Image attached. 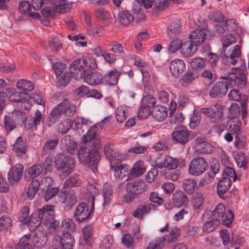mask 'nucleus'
Here are the masks:
<instances>
[{
  "label": "nucleus",
  "instance_id": "dca6fc26",
  "mask_svg": "<svg viewBox=\"0 0 249 249\" xmlns=\"http://www.w3.org/2000/svg\"><path fill=\"white\" fill-rule=\"evenodd\" d=\"M22 112L19 110H15L12 113V116L5 115L3 121L4 128L6 133L8 134L10 132L16 127V123L14 118L15 116H19L21 117Z\"/></svg>",
  "mask_w": 249,
  "mask_h": 249
},
{
  "label": "nucleus",
  "instance_id": "c03bdc74",
  "mask_svg": "<svg viewBox=\"0 0 249 249\" xmlns=\"http://www.w3.org/2000/svg\"><path fill=\"white\" fill-rule=\"evenodd\" d=\"M146 170L143 162L138 161L136 162L133 166L131 171V174L134 177H138L143 174Z\"/></svg>",
  "mask_w": 249,
  "mask_h": 249
},
{
  "label": "nucleus",
  "instance_id": "4be33fe9",
  "mask_svg": "<svg viewBox=\"0 0 249 249\" xmlns=\"http://www.w3.org/2000/svg\"><path fill=\"white\" fill-rule=\"evenodd\" d=\"M87 25V32L91 36H102L105 34V30L102 26L94 27L90 18L86 21Z\"/></svg>",
  "mask_w": 249,
  "mask_h": 249
},
{
  "label": "nucleus",
  "instance_id": "a211bd4d",
  "mask_svg": "<svg viewBox=\"0 0 249 249\" xmlns=\"http://www.w3.org/2000/svg\"><path fill=\"white\" fill-rule=\"evenodd\" d=\"M197 49L198 45L191 40L182 44L180 53L184 56L189 57L194 55Z\"/></svg>",
  "mask_w": 249,
  "mask_h": 249
},
{
  "label": "nucleus",
  "instance_id": "0e129e2a",
  "mask_svg": "<svg viewBox=\"0 0 249 249\" xmlns=\"http://www.w3.org/2000/svg\"><path fill=\"white\" fill-rule=\"evenodd\" d=\"M31 5L28 1H22L18 4V11L21 14H27L31 10Z\"/></svg>",
  "mask_w": 249,
  "mask_h": 249
},
{
  "label": "nucleus",
  "instance_id": "9d476101",
  "mask_svg": "<svg viewBox=\"0 0 249 249\" xmlns=\"http://www.w3.org/2000/svg\"><path fill=\"white\" fill-rule=\"evenodd\" d=\"M224 80L225 81L217 82L213 86L209 93L211 98L221 97L226 94L230 86L228 81L227 79Z\"/></svg>",
  "mask_w": 249,
  "mask_h": 249
},
{
  "label": "nucleus",
  "instance_id": "423d86ee",
  "mask_svg": "<svg viewBox=\"0 0 249 249\" xmlns=\"http://www.w3.org/2000/svg\"><path fill=\"white\" fill-rule=\"evenodd\" d=\"M94 204H91V207L90 209L89 205L86 203H81L76 208L74 216L77 222H81L91 218L93 211Z\"/></svg>",
  "mask_w": 249,
  "mask_h": 249
},
{
  "label": "nucleus",
  "instance_id": "aec40b11",
  "mask_svg": "<svg viewBox=\"0 0 249 249\" xmlns=\"http://www.w3.org/2000/svg\"><path fill=\"white\" fill-rule=\"evenodd\" d=\"M173 201L176 207L187 205L189 202L187 196L182 191H176L173 195Z\"/></svg>",
  "mask_w": 249,
  "mask_h": 249
},
{
  "label": "nucleus",
  "instance_id": "f704fd0d",
  "mask_svg": "<svg viewBox=\"0 0 249 249\" xmlns=\"http://www.w3.org/2000/svg\"><path fill=\"white\" fill-rule=\"evenodd\" d=\"M27 146L21 137L17 138L13 146V150L18 154L22 155L25 153Z\"/></svg>",
  "mask_w": 249,
  "mask_h": 249
},
{
  "label": "nucleus",
  "instance_id": "774afa93",
  "mask_svg": "<svg viewBox=\"0 0 249 249\" xmlns=\"http://www.w3.org/2000/svg\"><path fill=\"white\" fill-rule=\"evenodd\" d=\"M58 188L57 187H52L50 188H47L44 194V198L45 200H50L51 198L58 194Z\"/></svg>",
  "mask_w": 249,
  "mask_h": 249
},
{
  "label": "nucleus",
  "instance_id": "7c9ffc66",
  "mask_svg": "<svg viewBox=\"0 0 249 249\" xmlns=\"http://www.w3.org/2000/svg\"><path fill=\"white\" fill-rule=\"evenodd\" d=\"M121 74V72L117 70L109 71L104 75L103 79L107 83L110 85H114L117 83L118 79Z\"/></svg>",
  "mask_w": 249,
  "mask_h": 249
},
{
  "label": "nucleus",
  "instance_id": "5701e85b",
  "mask_svg": "<svg viewBox=\"0 0 249 249\" xmlns=\"http://www.w3.org/2000/svg\"><path fill=\"white\" fill-rule=\"evenodd\" d=\"M167 108L163 106L154 107L152 112L153 118L158 122H162L167 116Z\"/></svg>",
  "mask_w": 249,
  "mask_h": 249
},
{
  "label": "nucleus",
  "instance_id": "cd10ccee",
  "mask_svg": "<svg viewBox=\"0 0 249 249\" xmlns=\"http://www.w3.org/2000/svg\"><path fill=\"white\" fill-rule=\"evenodd\" d=\"M178 164V160L171 156H166L161 164H158V167L162 168L165 167L169 170L176 169Z\"/></svg>",
  "mask_w": 249,
  "mask_h": 249
},
{
  "label": "nucleus",
  "instance_id": "6ab92c4d",
  "mask_svg": "<svg viewBox=\"0 0 249 249\" xmlns=\"http://www.w3.org/2000/svg\"><path fill=\"white\" fill-rule=\"evenodd\" d=\"M81 79L89 85L93 86L100 84L103 80V77L99 72L89 73L86 71Z\"/></svg>",
  "mask_w": 249,
  "mask_h": 249
},
{
  "label": "nucleus",
  "instance_id": "338daca9",
  "mask_svg": "<svg viewBox=\"0 0 249 249\" xmlns=\"http://www.w3.org/2000/svg\"><path fill=\"white\" fill-rule=\"evenodd\" d=\"M151 112L150 108L142 104L141 107L138 111V116L142 119L148 117Z\"/></svg>",
  "mask_w": 249,
  "mask_h": 249
},
{
  "label": "nucleus",
  "instance_id": "13d9d810",
  "mask_svg": "<svg viewBox=\"0 0 249 249\" xmlns=\"http://www.w3.org/2000/svg\"><path fill=\"white\" fill-rule=\"evenodd\" d=\"M235 159L237 165L240 167H243L244 169H246V165L248 162V159L246 155L242 152L237 153L235 157Z\"/></svg>",
  "mask_w": 249,
  "mask_h": 249
},
{
  "label": "nucleus",
  "instance_id": "864d4df0",
  "mask_svg": "<svg viewBox=\"0 0 249 249\" xmlns=\"http://www.w3.org/2000/svg\"><path fill=\"white\" fill-rule=\"evenodd\" d=\"M182 45V41L181 39L177 38L173 40L169 45L168 48V53L170 54H173L178 50H181Z\"/></svg>",
  "mask_w": 249,
  "mask_h": 249
},
{
  "label": "nucleus",
  "instance_id": "20e7f679",
  "mask_svg": "<svg viewBox=\"0 0 249 249\" xmlns=\"http://www.w3.org/2000/svg\"><path fill=\"white\" fill-rule=\"evenodd\" d=\"M210 216L219 222L222 220V223L226 226H229L234 219V214L232 211L228 209L226 210L224 205L221 203L218 204L214 210L204 213V217L208 218Z\"/></svg>",
  "mask_w": 249,
  "mask_h": 249
},
{
  "label": "nucleus",
  "instance_id": "6e6d98bb",
  "mask_svg": "<svg viewBox=\"0 0 249 249\" xmlns=\"http://www.w3.org/2000/svg\"><path fill=\"white\" fill-rule=\"evenodd\" d=\"M180 22L179 19H175L173 20L168 26V30L170 33L168 32L170 35L173 34H178L180 31Z\"/></svg>",
  "mask_w": 249,
  "mask_h": 249
},
{
  "label": "nucleus",
  "instance_id": "de8ad7c7",
  "mask_svg": "<svg viewBox=\"0 0 249 249\" xmlns=\"http://www.w3.org/2000/svg\"><path fill=\"white\" fill-rule=\"evenodd\" d=\"M92 228L90 225H88L83 228L82 232L84 239L88 246H90L92 243Z\"/></svg>",
  "mask_w": 249,
  "mask_h": 249
},
{
  "label": "nucleus",
  "instance_id": "09e8293b",
  "mask_svg": "<svg viewBox=\"0 0 249 249\" xmlns=\"http://www.w3.org/2000/svg\"><path fill=\"white\" fill-rule=\"evenodd\" d=\"M40 183L37 180L32 181L29 184L27 191L28 196L30 198H33L37 193Z\"/></svg>",
  "mask_w": 249,
  "mask_h": 249
},
{
  "label": "nucleus",
  "instance_id": "0eeeda50",
  "mask_svg": "<svg viewBox=\"0 0 249 249\" xmlns=\"http://www.w3.org/2000/svg\"><path fill=\"white\" fill-rule=\"evenodd\" d=\"M85 58L81 57L72 61L70 65L71 73L75 79L79 80L85 74Z\"/></svg>",
  "mask_w": 249,
  "mask_h": 249
},
{
  "label": "nucleus",
  "instance_id": "a18cd8bd",
  "mask_svg": "<svg viewBox=\"0 0 249 249\" xmlns=\"http://www.w3.org/2000/svg\"><path fill=\"white\" fill-rule=\"evenodd\" d=\"M9 95V101L11 102H22V95H23L20 92L17 91L16 89L10 88L7 90Z\"/></svg>",
  "mask_w": 249,
  "mask_h": 249
},
{
  "label": "nucleus",
  "instance_id": "603ef678",
  "mask_svg": "<svg viewBox=\"0 0 249 249\" xmlns=\"http://www.w3.org/2000/svg\"><path fill=\"white\" fill-rule=\"evenodd\" d=\"M58 143V140L57 138L54 139H49L47 140L44 144L42 148V155L47 154L49 150L53 149Z\"/></svg>",
  "mask_w": 249,
  "mask_h": 249
},
{
  "label": "nucleus",
  "instance_id": "5fc2aeb1",
  "mask_svg": "<svg viewBox=\"0 0 249 249\" xmlns=\"http://www.w3.org/2000/svg\"><path fill=\"white\" fill-rule=\"evenodd\" d=\"M241 124L242 123L240 120L237 119H234L230 122L229 127V131L232 134H236V135H238L240 132Z\"/></svg>",
  "mask_w": 249,
  "mask_h": 249
},
{
  "label": "nucleus",
  "instance_id": "72a5a7b5",
  "mask_svg": "<svg viewBox=\"0 0 249 249\" xmlns=\"http://www.w3.org/2000/svg\"><path fill=\"white\" fill-rule=\"evenodd\" d=\"M119 22L124 26H127L134 21L133 16L127 11H123L118 15Z\"/></svg>",
  "mask_w": 249,
  "mask_h": 249
},
{
  "label": "nucleus",
  "instance_id": "4d7b16f0",
  "mask_svg": "<svg viewBox=\"0 0 249 249\" xmlns=\"http://www.w3.org/2000/svg\"><path fill=\"white\" fill-rule=\"evenodd\" d=\"M190 64L193 69L201 70L205 66V61L202 58L196 57L190 62Z\"/></svg>",
  "mask_w": 249,
  "mask_h": 249
},
{
  "label": "nucleus",
  "instance_id": "e433bc0d",
  "mask_svg": "<svg viewBox=\"0 0 249 249\" xmlns=\"http://www.w3.org/2000/svg\"><path fill=\"white\" fill-rule=\"evenodd\" d=\"M154 205L151 203L142 205L134 212L132 214L135 217L141 218L143 215L150 213L154 209Z\"/></svg>",
  "mask_w": 249,
  "mask_h": 249
},
{
  "label": "nucleus",
  "instance_id": "ea45409f",
  "mask_svg": "<svg viewBox=\"0 0 249 249\" xmlns=\"http://www.w3.org/2000/svg\"><path fill=\"white\" fill-rule=\"evenodd\" d=\"M71 4L65 0H57L55 2V10L60 14L68 12L70 9Z\"/></svg>",
  "mask_w": 249,
  "mask_h": 249
},
{
  "label": "nucleus",
  "instance_id": "ddd939ff",
  "mask_svg": "<svg viewBox=\"0 0 249 249\" xmlns=\"http://www.w3.org/2000/svg\"><path fill=\"white\" fill-rule=\"evenodd\" d=\"M246 76L244 72H232L228 75L222 77L223 79L228 81L231 87L237 85L239 88H242L246 85Z\"/></svg>",
  "mask_w": 249,
  "mask_h": 249
},
{
  "label": "nucleus",
  "instance_id": "6e6552de",
  "mask_svg": "<svg viewBox=\"0 0 249 249\" xmlns=\"http://www.w3.org/2000/svg\"><path fill=\"white\" fill-rule=\"evenodd\" d=\"M208 166V165L204 158L197 157L191 161L188 171L189 173L192 175L199 176L206 171Z\"/></svg>",
  "mask_w": 249,
  "mask_h": 249
},
{
  "label": "nucleus",
  "instance_id": "bb28decb",
  "mask_svg": "<svg viewBox=\"0 0 249 249\" xmlns=\"http://www.w3.org/2000/svg\"><path fill=\"white\" fill-rule=\"evenodd\" d=\"M104 151L106 157L108 159L110 162L112 160H120L119 154L116 151L112 144L109 143L106 144L104 146Z\"/></svg>",
  "mask_w": 249,
  "mask_h": 249
},
{
  "label": "nucleus",
  "instance_id": "f8f14e48",
  "mask_svg": "<svg viewBox=\"0 0 249 249\" xmlns=\"http://www.w3.org/2000/svg\"><path fill=\"white\" fill-rule=\"evenodd\" d=\"M146 189V183L141 179H137L128 182L126 185V191L132 195L143 193Z\"/></svg>",
  "mask_w": 249,
  "mask_h": 249
},
{
  "label": "nucleus",
  "instance_id": "9b49d317",
  "mask_svg": "<svg viewBox=\"0 0 249 249\" xmlns=\"http://www.w3.org/2000/svg\"><path fill=\"white\" fill-rule=\"evenodd\" d=\"M172 138L173 142H175L184 144L189 141V132L184 126H179L176 127L173 131Z\"/></svg>",
  "mask_w": 249,
  "mask_h": 249
},
{
  "label": "nucleus",
  "instance_id": "f257e3e1",
  "mask_svg": "<svg viewBox=\"0 0 249 249\" xmlns=\"http://www.w3.org/2000/svg\"><path fill=\"white\" fill-rule=\"evenodd\" d=\"M67 94L61 92L55 94L56 99L60 103L54 107L49 114L47 122L48 126L56 123L62 116L66 118L72 117L76 112V106L66 97Z\"/></svg>",
  "mask_w": 249,
  "mask_h": 249
},
{
  "label": "nucleus",
  "instance_id": "69168bd1",
  "mask_svg": "<svg viewBox=\"0 0 249 249\" xmlns=\"http://www.w3.org/2000/svg\"><path fill=\"white\" fill-rule=\"evenodd\" d=\"M61 226L64 229H68L70 231L75 230V224L73 220L70 218H66L61 222Z\"/></svg>",
  "mask_w": 249,
  "mask_h": 249
},
{
  "label": "nucleus",
  "instance_id": "2f4dec72",
  "mask_svg": "<svg viewBox=\"0 0 249 249\" xmlns=\"http://www.w3.org/2000/svg\"><path fill=\"white\" fill-rule=\"evenodd\" d=\"M74 242L73 237L68 232L64 233L60 238L63 249H72Z\"/></svg>",
  "mask_w": 249,
  "mask_h": 249
},
{
  "label": "nucleus",
  "instance_id": "39448f33",
  "mask_svg": "<svg viewBox=\"0 0 249 249\" xmlns=\"http://www.w3.org/2000/svg\"><path fill=\"white\" fill-rule=\"evenodd\" d=\"M54 163L55 168L66 176L71 174L75 167L74 159L63 153L59 154L54 157Z\"/></svg>",
  "mask_w": 249,
  "mask_h": 249
},
{
  "label": "nucleus",
  "instance_id": "473e14b6",
  "mask_svg": "<svg viewBox=\"0 0 249 249\" xmlns=\"http://www.w3.org/2000/svg\"><path fill=\"white\" fill-rule=\"evenodd\" d=\"M196 149L197 152L201 154H210L213 151V147L211 144L206 142H201V139H196Z\"/></svg>",
  "mask_w": 249,
  "mask_h": 249
},
{
  "label": "nucleus",
  "instance_id": "c85d7f7f",
  "mask_svg": "<svg viewBox=\"0 0 249 249\" xmlns=\"http://www.w3.org/2000/svg\"><path fill=\"white\" fill-rule=\"evenodd\" d=\"M48 237L46 233L38 231L34 234L32 240L36 247L41 248L46 243Z\"/></svg>",
  "mask_w": 249,
  "mask_h": 249
},
{
  "label": "nucleus",
  "instance_id": "a19ab883",
  "mask_svg": "<svg viewBox=\"0 0 249 249\" xmlns=\"http://www.w3.org/2000/svg\"><path fill=\"white\" fill-rule=\"evenodd\" d=\"M196 187V182L194 179L187 178L184 180L183 182V188L188 194H193Z\"/></svg>",
  "mask_w": 249,
  "mask_h": 249
},
{
  "label": "nucleus",
  "instance_id": "393cba45",
  "mask_svg": "<svg viewBox=\"0 0 249 249\" xmlns=\"http://www.w3.org/2000/svg\"><path fill=\"white\" fill-rule=\"evenodd\" d=\"M43 122L42 114L39 110H36L33 118L26 120L25 122V127L27 129L34 127L37 129V126L40 125L41 122Z\"/></svg>",
  "mask_w": 249,
  "mask_h": 249
},
{
  "label": "nucleus",
  "instance_id": "c9c22d12",
  "mask_svg": "<svg viewBox=\"0 0 249 249\" xmlns=\"http://www.w3.org/2000/svg\"><path fill=\"white\" fill-rule=\"evenodd\" d=\"M241 54V51L240 46L237 45L234 46L229 55H227L228 62L235 65L237 62V58H239Z\"/></svg>",
  "mask_w": 249,
  "mask_h": 249
},
{
  "label": "nucleus",
  "instance_id": "bf43d9fd",
  "mask_svg": "<svg viewBox=\"0 0 249 249\" xmlns=\"http://www.w3.org/2000/svg\"><path fill=\"white\" fill-rule=\"evenodd\" d=\"M180 233L179 230L178 228H174L172 229L168 234L165 235V240L168 243H170L176 241L179 236Z\"/></svg>",
  "mask_w": 249,
  "mask_h": 249
},
{
  "label": "nucleus",
  "instance_id": "4c0bfd02",
  "mask_svg": "<svg viewBox=\"0 0 249 249\" xmlns=\"http://www.w3.org/2000/svg\"><path fill=\"white\" fill-rule=\"evenodd\" d=\"M205 36L206 34L203 30H197L191 33L190 38L191 40L199 45L204 41Z\"/></svg>",
  "mask_w": 249,
  "mask_h": 249
},
{
  "label": "nucleus",
  "instance_id": "7ed1b4c3",
  "mask_svg": "<svg viewBox=\"0 0 249 249\" xmlns=\"http://www.w3.org/2000/svg\"><path fill=\"white\" fill-rule=\"evenodd\" d=\"M78 157L80 163L87 165L93 171L97 170L100 158L96 148L90 149L87 147H81L78 150Z\"/></svg>",
  "mask_w": 249,
  "mask_h": 249
},
{
  "label": "nucleus",
  "instance_id": "49530a36",
  "mask_svg": "<svg viewBox=\"0 0 249 249\" xmlns=\"http://www.w3.org/2000/svg\"><path fill=\"white\" fill-rule=\"evenodd\" d=\"M98 131V127L94 125L90 127L87 134L83 137L82 141L84 143L88 142L95 139Z\"/></svg>",
  "mask_w": 249,
  "mask_h": 249
},
{
  "label": "nucleus",
  "instance_id": "f03ea898",
  "mask_svg": "<svg viewBox=\"0 0 249 249\" xmlns=\"http://www.w3.org/2000/svg\"><path fill=\"white\" fill-rule=\"evenodd\" d=\"M54 214L53 207L45 206L33 213L30 218H28L24 224L27 225L31 231L35 230L41 222L49 224V227L55 231L57 226L56 221H53Z\"/></svg>",
  "mask_w": 249,
  "mask_h": 249
},
{
  "label": "nucleus",
  "instance_id": "79ce46f5",
  "mask_svg": "<svg viewBox=\"0 0 249 249\" xmlns=\"http://www.w3.org/2000/svg\"><path fill=\"white\" fill-rule=\"evenodd\" d=\"M18 89L23 91H30L34 88V85L31 82L25 79L18 80L16 84Z\"/></svg>",
  "mask_w": 249,
  "mask_h": 249
},
{
  "label": "nucleus",
  "instance_id": "58836bf2",
  "mask_svg": "<svg viewBox=\"0 0 249 249\" xmlns=\"http://www.w3.org/2000/svg\"><path fill=\"white\" fill-rule=\"evenodd\" d=\"M198 76L197 72L189 71L185 73L180 79V82L183 86H186L188 84L196 79Z\"/></svg>",
  "mask_w": 249,
  "mask_h": 249
},
{
  "label": "nucleus",
  "instance_id": "052dcab7",
  "mask_svg": "<svg viewBox=\"0 0 249 249\" xmlns=\"http://www.w3.org/2000/svg\"><path fill=\"white\" fill-rule=\"evenodd\" d=\"M236 41V37L231 34L227 35L221 39L223 48H226L230 45L234 44Z\"/></svg>",
  "mask_w": 249,
  "mask_h": 249
},
{
  "label": "nucleus",
  "instance_id": "e2e57ef3",
  "mask_svg": "<svg viewBox=\"0 0 249 249\" xmlns=\"http://www.w3.org/2000/svg\"><path fill=\"white\" fill-rule=\"evenodd\" d=\"M71 123V121L70 120L59 123L57 125L58 132L62 134L67 133L70 129Z\"/></svg>",
  "mask_w": 249,
  "mask_h": 249
},
{
  "label": "nucleus",
  "instance_id": "412c9836",
  "mask_svg": "<svg viewBox=\"0 0 249 249\" xmlns=\"http://www.w3.org/2000/svg\"><path fill=\"white\" fill-rule=\"evenodd\" d=\"M96 17L105 25H108L113 21L112 15L103 7H99L97 9Z\"/></svg>",
  "mask_w": 249,
  "mask_h": 249
},
{
  "label": "nucleus",
  "instance_id": "b1692460",
  "mask_svg": "<svg viewBox=\"0 0 249 249\" xmlns=\"http://www.w3.org/2000/svg\"><path fill=\"white\" fill-rule=\"evenodd\" d=\"M43 171V167L40 164H36L34 166L26 169L24 172V177L27 180L34 179L40 175Z\"/></svg>",
  "mask_w": 249,
  "mask_h": 249
},
{
  "label": "nucleus",
  "instance_id": "3c124183",
  "mask_svg": "<svg viewBox=\"0 0 249 249\" xmlns=\"http://www.w3.org/2000/svg\"><path fill=\"white\" fill-rule=\"evenodd\" d=\"M103 194L104 198V204L108 205L110 203L112 198V191L110 185L107 183L103 186Z\"/></svg>",
  "mask_w": 249,
  "mask_h": 249
},
{
  "label": "nucleus",
  "instance_id": "1a4fd4ad",
  "mask_svg": "<svg viewBox=\"0 0 249 249\" xmlns=\"http://www.w3.org/2000/svg\"><path fill=\"white\" fill-rule=\"evenodd\" d=\"M201 110L205 116L209 118L212 123L220 121L223 116L222 108L218 105L212 107L202 108Z\"/></svg>",
  "mask_w": 249,
  "mask_h": 249
},
{
  "label": "nucleus",
  "instance_id": "2eb2a0df",
  "mask_svg": "<svg viewBox=\"0 0 249 249\" xmlns=\"http://www.w3.org/2000/svg\"><path fill=\"white\" fill-rule=\"evenodd\" d=\"M23 166L17 164L10 170L7 178L9 183L12 185L20 180L23 174Z\"/></svg>",
  "mask_w": 249,
  "mask_h": 249
},
{
  "label": "nucleus",
  "instance_id": "680f3d73",
  "mask_svg": "<svg viewBox=\"0 0 249 249\" xmlns=\"http://www.w3.org/2000/svg\"><path fill=\"white\" fill-rule=\"evenodd\" d=\"M49 45L53 52H57L62 47L60 41L56 37H51L49 39Z\"/></svg>",
  "mask_w": 249,
  "mask_h": 249
},
{
  "label": "nucleus",
  "instance_id": "c756f323",
  "mask_svg": "<svg viewBox=\"0 0 249 249\" xmlns=\"http://www.w3.org/2000/svg\"><path fill=\"white\" fill-rule=\"evenodd\" d=\"M202 218L205 222L203 226V231H212L215 230L220 224L218 220L214 219L211 216L207 218H205L204 214L202 216Z\"/></svg>",
  "mask_w": 249,
  "mask_h": 249
},
{
  "label": "nucleus",
  "instance_id": "8fccbe9b",
  "mask_svg": "<svg viewBox=\"0 0 249 249\" xmlns=\"http://www.w3.org/2000/svg\"><path fill=\"white\" fill-rule=\"evenodd\" d=\"M164 236L157 238L149 243L146 249H162L164 246Z\"/></svg>",
  "mask_w": 249,
  "mask_h": 249
},
{
  "label": "nucleus",
  "instance_id": "a878e982",
  "mask_svg": "<svg viewBox=\"0 0 249 249\" xmlns=\"http://www.w3.org/2000/svg\"><path fill=\"white\" fill-rule=\"evenodd\" d=\"M231 183V179L227 177H223L219 180L217 186V193L221 198H222L224 194L229 189Z\"/></svg>",
  "mask_w": 249,
  "mask_h": 249
},
{
  "label": "nucleus",
  "instance_id": "37998d69",
  "mask_svg": "<svg viewBox=\"0 0 249 249\" xmlns=\"http://www.w3.org/2000/svg\"><path fill=\"white\" fill-rule=\"evenodd\" d=\"M31 236L25 234L22 237L16 246V249H33V246L29 243Z\"/></svg>",
  "mask_w": 249,
  "mask_h": 249
},
{
  "label": "nucleus",
  "instance_id": "f3484780",
  "mask_svg": "<svg viewBox=\"0 0 249 249\" xmlns=\"http://www.w3.org/2000/svg\"><path fill=\"white\" fill-rule=\"evenodd\" d=\"M185 69L184 62L180 59H175L169 63V69L171 74L175 77H178Z\"/></svg>",
  "mask_w": 249,
  "mask_h": 249
},
{
  "label": "nucleus",
  "instance_id": "4468645a",
  "mask_svg": "<svg viewBox=\"0 0 249 249\" xmlns=\"http://www.w3.org/2000/svg\"><path fill=\"white\" fill-rule=\"evenodd\" d=\"M120 160L110 161V168L114 172V176L119 178H124L129 175V167L128 165L123 164H119Z\"/></svg>",
  "mask_w": 249,
  "mask_h": 249
}]
</instances>
